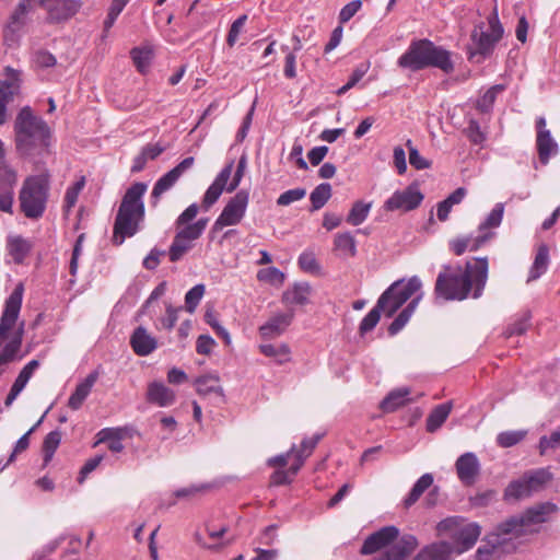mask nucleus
Segmentation results:
<instances>
[{"instance_id": "nucleus-57", "label": "nucleus", "mask_w": 560, "mask_h": 560, "mask_svg": "<svg viewBox=\"0 0 560 560\" xmlns=\"http://www.w3.org/2000/svg\"><path fill=\"white\" fill-rule=\"evenodd\" d=\"M306 196V189L305 188H294L289 189L284 192H282L278 199L277 205L280 207H287L290 206L293 202L302 200Z\"/></svg>"}, {"instance_id": "nucleus-46", "label": "nucleus", "mask_w": 560, "mask_h": 560, "mask_svg": "<svg viewBox=\"0 0 560 560\" xmlns=\"http://www.w3.org/2000/svg\"><path fill=\"white\" fill-rule=\"evenodd\" d=\"M504 213V205L502 202H499L494 206V208L491 210V212L488 214L486 220L480 223L479 225V232L480 234H485L487 229H495L498 228L503 218Z\"/></svg>"}, {"instance_id": "nucleus-21", "label": "nucleus", "mask_w": 560, "mask_h": 560, "mask_svg": "<svg viewBox=\"0 0 560 560\" xmlns=\"http://www.w3.org/2000/svg\"><path fill=\"white\" fill-rule=\"evenodd\" d=\"M130 345L138 355L145 357L156 349L158 340L144 327L140 326L131 335Z\"/></svg>"}, {"instance_id": "nucleus-2", "label": "nucleus", "mask_w": 560, "mask_h": 560, "mask_svg": "<svg viewBox=\"0 0 560 560\" xmlns=\"http://www.w3.org/2000/svg\"><path fill=\"white\" fill-rule=\"evenodd\" d=\"M556 506L551 503H544L528 509L523 515L514 516L505 521L499 526V534L489 536L488 544L480 546L476 552L478 560H492V556L497 553L498 545L504 539H500V535L521 536L535 532L534 526L546 521V516L555 511Z\"/></svg>"}, {"instance_id": "nucleus-15", "label": "nucleus", "mask_w": 560, "mask_h": 560, "mask_svg": "<svg viewBox=\"0 0 560 560\" xmlns=\"http://www.w3.org/2000/svg\"><path fill=\"white\" fill-rule=\"evenodd\" d=\"M537 150L539 160L542 164H547L550 156L558 152V144L551 137L550 131L546 129V120L544 117L538 118L537 122Z\"/></svg>"}, {"instance_id": "nucleus-37", "label": "nucleus", "mask_w": 560, "mask_h": 560, "mask_svg": "<svg viewBox=\"0 0 560 560\" xmlns=\"http://www.w3.org/2000/svg\"><path fill=\"white\" fill-rule=\"evenodd\" d=\"M130 56L137 69L141 73H144L151 65V60L153 58V50L149 46L135 47L133 49H131Z\"/></svg>"}, {"instance_id": "nucleus-35", "label": "nucleus", "mask_w": 560, "mask_h": 560, "mask_svg": "<svg viewBox=\"0 0 560 560\" xmlns=\"http://www.w3.org/2000/svg\"><path fill=\"white\" fill-rule=\"evenodd\" d=\"M466 190L462 187L453 191L445 200L438 203V219L446 221L453 206L458 205L465 197Z\"/></svg>"}, {"instance_id": "nucleus-24", "label": "nucleus", "mask_w": 560, "mask_h": 560, "mask_svg": "<svg viewBox=\"0 0 560 560\" xmlns=\"http://www.w3.org/2000/svg\"><path fill=\"white\" fill-rule=\"evenodd\" d=\"M292 318V313H283L273 316L259 328L261 337L272 338L281 335L285 330V328L291 324Z\"/></svg>"}, {"instance_id": "nucleus-54", "label": "nucleus", "mask_w": 560, "mask_h": 560, "mask_svg": "<svg viewBox=\"0 0 560 560\" xmlns=\"http://www.w3.org/2000/svg\"><path fill=\"white\" fill-rule=\"evenodd\" d=\"M38 366V361L36 360H32L31 362H28L23 369L22 371L20 372V374L18 375L15 382L13 383L12 387L22 392L27 382L30 381V378L32 377L34 371L37 369Z\"/></svg>"}, {"instance_id": "nucleus-38", "label": "nucleus", "mask_w": 560, "mask_h": 560, "mask_svg": "<svg viewBox=\"0 0 560 560\" xmlns=\"http://www.w3.org/2000/svg\"><path fill=\"white\" fill-rule=\"evenodd\" d=\"M261 353L266 357L273 358L277 363L283 364L290 361V348L285 343L271 345L266 343L259 347Z\"/></svg>"}, {"instance_id": "nucleus-18", "label": "nucleus", "mask_w": 560, "mask_h": 560, "mask_svg": "<svg viewBox=\"0 0 560 560\" xmlns=\"http://www.w3.org/2000/svg\"><path fill=\"white\" fill-rule=\"evenodd\" d=\"M480 535V527L476 523H465L463 520L457 535L454 539L453 548L455 553H462L470 549Z\"/></svg>"}, {"instance_id": "nucleus-6", "label": "nucleus", "mask_w": 560, "mask_h": 560, "mask_svg": "<svg viewBox=\"0 0 560 560\" xmlns=\"http://www.w3.org/2000/svg\"><path fill=\"white\" fill-rule=\"evenodd\" d=\"M398 65L411 70L436 67L446 73L453 71L454 68L450 52L425 39L412 43L408 50L399 57Z\"/></svg>"}, {"instance_id": "nucleus-61", "label": "nucleus", "mask_w": 560, "mask_h": 560, "mask_svg": "<svg viewBox=\"0 0 560 560\" xmlns=\"http://www.w3.org/2000/svg\"><path fill=\"white\" fill-rule=\"evenodd\" d=\"M299 265L306 272L319 271V265L315 258V255L311 252H304L300 255Z\"/></svg>"}, {"instance_id": "nucleus-56", "label": "nucleus", "mask_w": 560, "mask_h": 560, "mask_svg": "<svg viewBox=\"0 0 560 560\" xmlns=\"http://www.w3.org/2000/svg\"><path fill=\"white\" fill-rule=\"evenodd\" d=\"M84 185H85V178L81 177L80 179H78L73 185H71L67 189L66 196H65V207H66L67 211H69L71 208L74 207V205L78 201V197H79L80 192L84 188Z\"/></svg>"}, {"instance_id": "nucleus-44", "label": "nucleus", "mask_w": 560, "mask_h": 560, "mask_svg": "<svg viewBox=\"0 0 560 560\" xmlns=\"http://www.w3.org/2000/svg\"><path fill=\"white\" fill-rule=\"evenodd\" d=\"M8 249L15 262H22L30 250V246L25 240L15 236L9 240Z\"/></svg>"}, {"instance_id": "nucleus-1", "label": "nucleus", "mask_w": 560, "mask_h": 560, "mask_svg": "<svg viewBox=\"0 0 560 560\" xmlns=\"http://www.w3.org/2000/svg\"><path fill=\"white\" fill-rule=\"evenodd\" d=\"M488 279V259L478 258L466 264L465 270L460 268L447 269L438 276L435 293L445 300H465L472 287V298L481 296Z\"/></svg>"}, {"instance_id": "nucleus-59", "label": "nucleus", "mask_w": 560, "mask_h": 560, "mask_svg": "<svg viewBox=\"0 0 560 560\" xmlns=\"http://www.w3.org/2000/svg\"><path fill=\"white\" fill-rule=\"evenodd\" d=\"M246 20H247V15L244 14V15H241L238 19H236L232 23L229 34H228V37H226V43L230 47H233L235 45V43L238 38V35L241 34V32L244 28Z\"/></svg>"}, {"instance_id": "nucleus-42", "label": "nucleus", "mask_w": 560, "mask_h": 560, "mask_svg": "<svg viewBox=\"0 0 560 560\" xmlns=\"http://www.w3.org/2000/svg\"><path fill=\"white\" fill-rule=\"evenodd\" d=\"M532 494V491L528 488V483L526 482V479L521 477L517 480L512 481L504 491V497L508 500H520L527 498Z\"/></svg>"}, {"instance_id": "nucleus-7", "label": "nucleus", "mask_w": 560, "mask_h": 560, "mask_svg": "<svg viewBox=\"0 0 560 560\" xmlns=\"http://www.w3.org/2000/svg\"><path fill=\"white\" fill-rule=\"evenodd\" d=\"M503 27L498 19L497 12H493L488 22H480L475 25L468 46V58L470 61L480 63L494 49L497 43L502 38Z\"/></svg>"}, {"instance_id": "nucleus-3", "label": "nucleus", "mask_w": 560, "mask_h": 560, "mask_svg": "<svg viewBox=\"0 0 560 560\" xmlns=\"http://www.w3.org/2000/svg\"><path fill=\"white\" fill-rule=\"evenodd\" d=\"M398 536L397 527L385 526L364 540L361 553L378 552L374 560H405L417 548L418 540L412 535Z\"/></svg>"}, {"instance_id": "nucleus-55", "label": "nucleus", "mask_w": 560, "mask_h": 560, "mask_svg": "<svg viewBox=\"0 0 560 560\" xmlns=\"http://www.w3.org/2000/svg\"><path fill=\"white\" fill-rule=\"evenodd\" d=\"M38 366V361L36 360H32L31 362H28L23 369L22 371L20 372V374L18 375L15 382L13 383L12 387L22 392L27 382L30 381V378L32 377L34 371L37 369Z\"/></svg>"}, {"instance_id": "nucleus-4", "label": "nucleus", "mask_w": 560, "mask_h": 560, "mask_svg": "<svg viewBox=\"0 0 560 560\" xmlns=\"http://www.w3.org/2000/svg\"><path fill=\"white\" fill-rule=\"evenodd\" d=\"M13 130L16 150L22 154H31L36 149H47L50 145L49 126L42 117L35 115L30 106L19 110Z\"/></svg>"}, {"instance_id": "nucleus-51", "label": "nucleus", "mask_w": 560, "mask_h": 560, "mask_svg": "<svg viewBox=\"0 0 560 560\" xmlns=\"http://www.w3.org/2000/svg\"><path fill=\"white\" fill-rule=\"evenodd\" d=\"M61 441V433L60 431H51L48 433L44 440L43 450H44V459L45 462H49L59 446Z\"/></svg>"}, {"instance_id": "nucleus-64", "label": "nucleus", "mask_w": 560, "mask_h": 560, "mask_svg": "<svg viewBox=\"0 0 560 560\" xmlns=\"http://www.w3.org/2000/svg\"><path fill=\"white\" fill-rule=\"evenodd\" d=\"M24 25L25 24H22V22H14L12 20H9L4 28L5 42L15 43L19 39Z\"/></svg>"}, {"instance_id": "nucleus-45", "label": "nucleus", "mask_w": 560, "mask_h": 560, "mask_svg": "<svg viewBox=\"0 0 560 560\" xmlns=\"http://www.w3.org/2000/svg\"><path fill=\"white\" fill-rule=\"evenodd\" d=\"M335 248L349 257H353L357 253L355 241L350 233L337 234L335 236Z\"/></svg>"}, {"instance_id": "nucleus-48", "label": "nucleus", "mask_w": 560, "mask_h": 560, "mask_svg": "<svg viewBox=\"0 0 560 560\" xmlns=\"http://www.w3.org/2000/svg\"><path fill=\"white\" fill-rule=\"evenodd\" d=\"M503 90H504V85H502V84H498V85L490 88L478 101V103H477L478 109L482 113H488L491 109L498 94L501 93Z\"/></svg>"}, {"instance_id": "nucleus-36", "label": "nucleus", "mask_w": 560, "mask_h": 560, "mask_svg": "<svg viewBox=\"0 0 560 560\" xmlns=\"http://www.w3.org/2000/svg\"><path fill=\"white\" fill-rule=\"evenodd\" d=\"M311 287L306 282L296 283L291 290L283 294V299L288 304L304 305L308 302Z\"/></svg>"}, {"instance_id": "nucleus-62", "label": "nucleus", "mask_w": 560, "mask_h": 560, "mask_svg": "<svg viewBox=\"0 0 560 560\" xmlns=\"http://www.w3.org/2000/svg\"><path fill=\"white\" fill-rule=\"evenodd\" d=\"M16 183V173L7 163L0 164V188H13Z\"/></svg>"}, {"instance_id": "nucleus-50", "label": "nucleus", "mask_w": 560, "mask_h": 560, "mask_svg": "<svg viewBox=\"0 0 560 560\" xmlns=\"http://www.w3.org/2000/svg\"><path fill=\"white\" fill-rule=\"evenodd\" d=\"M527 431L525 430L501 432L497 438V442L501 447H511L524 440Z\"/></svg>"}, {"instance_id": "nucleus-22", "label": "nucleus", "mask_w": 560, "mask_h": 560, "mask_svg": "<svg viewBox=\"0 0 560 560\" xmlns=\"http://www.w3.org/2000/svg\"><path fill=\"white\" fill-rule=\"evenodd\" d=\"M454 553L452 544L436 541L422 548L412 560H451Z\"/></svg>"}, {"instance_id": "nucleus-17", "label": "nucleus", "mask_w": 560, "mask_h": 560, "mask_svg": "<svg viewBox=\"0 0 560 560\" xmlns=\"http://www.w3.org/2000/svg\"><path fill=\"white\" fill-rule=\"evenodd\" d=\"M455 468L459 480L465 485H471L479 474L480 463L474 453L468 452L457 458Z\"/></svg>"}, {"instance_id": "nucleus-28", "label": "nucleus", "mask_w": 560, "mask_h": 560, "mask_svg": "<svg viewBox=\"0 0 560 560\" xmlns=\"http://www.w3.org/2000/svg\"><path fill=\"white\" fill-rule=\"evenodd\" d=\"M24 331V323L22 322L19 325L18 330L14 334V337L3 346L2 351L0 352V363H7L14 361L18 357V352L20 351L22 345V337Z\"/></svg>"}, {"instance_id": "nucleus-60", "label": "nucleus", "mask_w": 560, "mask_h": 560, "mask_svg": "<svg viewBox=\"0 0 560 560\" xmlns=\"http://www.w3.org/2000/svg\"><path fill=\"white\" fill-rule=\"evenodd\" d=\"M407 147L409 149V163L417 170H424L430 166V162L420 155L419 151L412 147L411 140L407 141Z\"/></svg>"}, {"instance_id": "nucleus-19", "label": "nucleus", "mask_w": 560, "mask_h": 560, "mask_svg": "<svg viewBox=\"0 0 560 560\" xmlns=\"http://www.w3.org/2000/svg\"><path fill=\"white\" fill-rule=\"evenodd\" d=\"M4 79L0 81V96L11 103L20 93L22 84V71L12 67L4 68Z\"/></svg>"}, {"instance_id": "nucleus-20", "label": "nucleus", "mask_w": 560, "mask_h": 560, "mask_svg": "<svg viewBox=\"0 0 560 560\" xmlns=\"http://www.w3.org/2000/svg\"><path fill=\"white\" fill-rule=\"evenodd\" d=\"M176 395L173 389L165 386L162 382H151L147 389V400L159 407H170L175 402Z\"/></svg>"}, {"instance_id": "nucleus-26", "label": "nucleus", "mask_w": 560, "mask_h": 560, "mask_svg": "<svg viewBox=\"0 0 560 560\" xmlns=\"http://www.w3.org/2000/svg\"><path fill=\"white\" fill-rule=\"evenodd\" d=\"M493 236V233L479 234L476 237H459L451 241L450 245L452 250L456 255H463L467 248L470 250H477L482 244L489 241Z\"/></svg>"}, {"instance_id": "nucleus-5", "label": "nucleus", "mask_w": 560, "mask_h": 560, "mask_svg": "<svg viewBox=\"0 0 560 560\" xmlns=\"http://www.w3.org/2000/svg\"><path fill=\"white\" fill-rule=\"evenodd\" d=\"M147 189L148 186L144 183H135L127 189L114 224L113 242L116 245H121L126 237L137 233L138 225L144 217L142 197Z\"/></svg>"}, {"instance_id": "nucleus-63", "label": "nucleus", "mask_w": 560, "mask_h": 560, "mask_svg": "<svg viewBox=\"0 0 560 560\" xmlns=\"http://www.w3.org/2000/svg\"><path fill=\"white\" fill-rule=\"evenodd\" d=\"M361 0H353L346 4L339 12L340 23H347L348 21H350L355 15V13L361 9Z\"/></svg>"}, {"instance_id": "nucleus-8", "label": "nucleus", "mask_w": 560, "mask_h": 560, "mask_svg": "<svg viewBox=\"0 0 560 560\" xmlns=\"http://www.w3.org/2000/svg\"><path fill=\"white\" fill-rule=\"evenodd\" d=\"M49 191V174L32 175L23 182L19 200L22 212L28 219L43 215Z\"/></svg>"}, {"instance_id": "nucleus-16", "label": "nucleus", "mask_w": 560, "mask_h": 560, "mask_svg": "<svg viewBox=\"0 0 560 560\" xmlns=\"http://www.w3.org/2000/svg\"><path fill=\"white\" fill-rule=\"evenodd\" d=\"M233 171V161L228 163L223 170L218 174L214 182L207 189L203 199L202 207L208 210L222 195L224 188H228V182Z\"/></svg>"}, {"instance_id": "nucleus-53", "label": "nucleus", "mask_w": 560, "mask_h": 560, "mask_svg": "<svg viewBox=\"0 0 560 560\" xmlns=\"http://www.w3.org/2000/svg\"><path fill=\"white\" fill-rule=\"evenodd\" d=\"M205 294V285L197 284L191 288L185 295V306L186 311L189 313H194L199 302L201 301Z\"/></svg>"}, {"instance_id": "nucleus-11", "label": "nucleus", "mask_w": 560, "mask_h": 560, "mask_svg": "<svg viewBox=\"0 0 560 560\" xmlns=\"http://www.w3.org/2000/svg\"><path fill=\"white\" fill-rule=\"evenodd\" d=\"M424 196L417 185H409L405 189L395 191L384 203L387 211L408 212L418 208Z\"/></svg>"}, {"instance_id": "nucleus-25", "label": "nucleus", "mask_w": 560, "mask_h": 560, "mask_svg": "<svg viewBox=\"0 0 560 560\" xmlns=\"http://www.w3.org/2000/svg\"><path fill=\"white\" fill-rule=\"evenodd\" d=\"M319 439L320 435H314L312 438L304 439L300 450H296L294 445L291 447V453H294V464L291 466V471L293 475H296L301 469L304 460L312 454Z\"/></svg>"}, {"instance_id": "nucleus-47", "label": "nucleus", "mask_w": 560, "mask_h": 560, "mask_svg": "<svg viewBox=\"0 0 560 560\" xmlns=\"http://www.w3.org/2000/svg\"><path fill=\"white\" fill-rule=\"evenodd\" d=\"M462 522L463 518L459 517H447L441 521L436 526L438 535L441 537H450L454 540Z\"/></svg>"}, {"instance_id": "nucleus-13", "label": "nucleus", "mask_w": 560, "mask_h": 560, "mask_svg": "<svg viewBox=\"0 0 560 560\" xmlns=\"http://www.w3.org/2000/svg\"><path fill=\"white\" fill-rule=\"evenodd\" d=\"M23 298V287L19 284L5 301L0 318V346L8 339V332L15 326Z\"/></svg>"}, {"instance_id": "nucleus-58", "label": "nucleus", "mask_w": 560, "mask_h": 560, "mask_svg": "<svg viewBox=\"0 0 560 560\" xmlns=\"http://www.w3.org/2000/svg\"><path fill=\"white\" fill-rule=\"evenodd\" d=\"M560 447V428L552 432L550 436H541L539 440V451L544 455L548 450H556Z\"/></svg>"}, {"instance_id": "nucleus-41", "label": "nucleus", "mask_w": 560, "mask_h": 560, "mask_svg": "<svg viewBox=\"0 0 560 560\" xmlns=\"http://www.w3.org/2000/svg\"><path fill=\"white\" fill-rule=\"evenodd\" d=\"M532 493L539 491L551 479V474L544 468L532 470L524 475Z\"/></svg>"}, {"instance_id": "nucleus-10", "label": "nucleus", "mask_w": 560, "mask_h": 560, "mask_svg": "<svg viewBox=\"0 0 560 560\" xmlns=\"http://www.w3.org/2000/svg\"><path fill=\"white\" fill-rule=\"evenodd\" d=\"M248 192L240 190L233 198L229 200L221 214L214 222L213 229L219 230L223 226L235 225L243 219L247 205H248Z\"/></svg>"}, {"instance_id": "nucleus-39", "label": "nucleus", "mask_w": 560, "mask_h": 560, "mask_svg": "<svg viewBox=\"0 0 560 560\" xmlns=\"http://www.w3.org/2000/svg\"><path fill=\"white\" fill-rule=\"evenodd\" d=\"M432 483L433 476L431 474L422 475L412 487L409 495L405 499V506L409 508L413 505L422 495V493L432 486Z\"/></svg>"}, {"instance_id": "nucleus-14", "label": "nucleus", "mask_w": 560, "mask_h": 560, "mask_svg": "<svg viewBox=\"0 0 560 560\" xmlns=\"http://www.w3.org/2000/svg\"><path fill=\"white\" fill-rule=\"evenodd\" d=\"M38 5L47 10L51 21L67 20L74 15L81 7L78 0H42Z\"/></svg>"}, {"instance_id": "nucleus-32", "label": "nucleus", "mask_w": 560, "mask_h": 560, "mask_svg": "<svg viewBox=\"0 0 560 560\" xmlns=\"http://www.w3.org/2000/svg\"><path fill=\"white\" fill-rule=\"evenodd\" d=\"M197 393L203 396L215 394L223 397V388L219 384L217 375L208 374L198 377L195 381Z\"/></svg>"}, {"instance_id": "nucleus-33", "label": "nucleus", "mask_w": 560, "mask_h": 560, "mask_svg": "<svg viewBox=\"0 0 560 560\" xmlns=\"http://www.w3.org/2000/svg\"><path fill=\"white\" fill-rule=\"evenodd\" d=\"M452 410V402H445L436 406L427 419V430L429 432H434L438 430L444 421L447 419L450 412Z\"/></svg>"}, {"instance_id": "nucleus-29", "label": "nucleus", "mask_w": 560, "mask_h": 560, "mask_svg": "<svg viewBox=\"0 0 560 560\" xmlns=\"http://www.w3.org/2000/svg\"><path fill=\"white\" fill-rule=\"evenodd\" d=\"M410 390L407 387L392 390L381 402V408L385 412H393L405 406L410 400L408 398Z\"/></svg>"}, {"instance_id": "nucleus-23", "label": "nucleus", "mask_w": 560, "mask_h": 560, "mask_svg": "<svg viewBox=\"0 0 560 560\" xmlns=\"http://www.w3.org/2000/svg\"><path fill=\"white\" fill-rule=\"evenodd\" d=\"M98 374L96 372L90 373L81 383H79L75 387V390L69 397L68 406L72 410H78L89 394L92 390L95 382L97 381Z\"/></svg>"}, {"instance_id": "nucleus-34", "label": "nucleus", "mask_w": 560, "mask_h": 560, "mask_svg": "<svg viewBox=\"0 0 560 560\" xmlns=\"http://www.w3.org/2000/svg\"><path fill=\"white\" fill-rule=\"evenodd\" d=\"M207 224L208 219H199L194 223L176 228L177 232L175 235H177L178 238H183L185 241L192 243L194 241L198 240L201 236Z\"/></svg>"}, {"instance_id": "nucleus-43", "label": "nucleus", "mask_w": 560, "mask_h": 560, "mask_svg": "<svg viewBox=\"0 0 560 560\" xmlns=\"http://www.w3.org/2000/svg\"><path fill=\"white\" fill-rule=\"evenodd\" d=\"M370 210H371V203H365L363 201H357L352 206V208L347 217V222L354 226L360 225L368 218Z\"/></svg>"}, {"instance_id": "nucleus-9", "label": "nucleus", "mask_w": 560, "mask_h": 560, "mask_svg": "<svg viewBox=\"0 0 560 560\" xmlns=\"http://www.w3.org/2000/svg\"><path fill=\"white\" fill-rule=\"evenodd\" d=\"M422 287L421 280L413 276L407 282L402 280L394 282L386 290H394L387 295L386 302L382 307L387 317H392L416 292Z\"/></svg>"}, {"instance_id": "nucleus-27", "label": "nucleus", "mask_w": 560, "mask_h": 560, "mask_svg": "<svg viewBox=\"0 0 560 560\" xmlns=\"http://www.w3.org/2000/svg\"><path fill=\"white\" fill-rule=\"evenodd\" d=\"M394 290H385L382 295L378 298L376 305L366 314V316L362 319L360 324V332L366 334L371 331L380 322L382 307L384 306L387 295Z\"/></svg>"}, {"instance_id": "nucleus-49", "label": "nucleus", "mask_w": 560, "mask_h": 560, "mask_svg": "<svg viewBox=\"0 0 560 560\" xmlns=\"http://www.w3.org/2000/svg\"><path fill=\"white\" fill-rule=\"evenodd\" d=\"M257 279L260 282L269 284H282L284 280V275L276 267H268L258 270Z\"/></svg>"}, {"instance_id": "nucleus-12", "label": "nucleus", "mask_w": 560, "mask_h": 560, "mask_svg": "<svg viewBox=\"0 0 560 560\" xmlns=\"http://www.w3.org/2000/svg\"><path fill=\"white\" fill-rule=\"evenodd\" d=\"M195 163V159L192 156L184 159L179 164H177L174 168L164 174L161 178L155 183L152 192H151V205L152 207H156L161 197L168 191L177 180L182 177V175L190 170Z\"/></svg>"}, {"instance_id": "nucleus-40", "label": "nucleus", "mask_w": 560, "mask_h": 560, "mask_svg": "<svg viewBox=\"0 0 560 560\" xmlns=\"http://www.w3.org/2000/svg\"><path fill=\"white\" fill-rule=\"evenodd\" d=\"M331 185L328 183L319 184L310 195L312 203L311 211H317L323 208L331 197Z\"/></svg>"}, {"instance_id": "nucleus-30", "label": "nucleus", "mask_w": 560, "mask_h": 560, "mask_svg": "<svg viewBox=\"0 0 560 560\" xmlns=\"http://www.w3.org/2000/svg\"><path fill=\"white\" fill-rule=\"evenodd\" d=\"M549 265V248L547 245L542 244L538 247L533 266L529 270L527 282L537 280L540 276H542Z\"/></svg>"}, {"instance_id": "nucleus-31", "label": "nucleus", "mask_w": 560, "mask_h": 560, "mask_svg": "<svg viewBox=\"0 0 560 560\" xmlns=\"http://www.w3.org/2000/svg\"><path fill=\"white\" fill-rule=\"evenodd\" d=\"M164 150L165 147L161 145L160 143L147 144L133 159L131 172L138 173L142 171L149 160L156 159Z\"/></svg>"}, {"instance_id": "nucleus-52", "label": "nucleus", "mask_w": 560, "mask_h": 560, "mask_svg": "<svg viewBox=\"0 0 560 560\" xmlns=\"http://www.w3.org/2000/svg\"><path fill=\"white\" fill-rule=\"evenodd\" d=\"M191 247L192 243L185 241L183 238H178V236L175 235L168 250L171 261L179 260Z\"/></svg>"}]
</instances>
